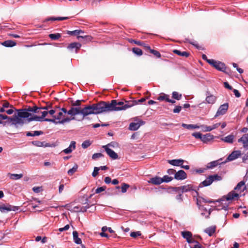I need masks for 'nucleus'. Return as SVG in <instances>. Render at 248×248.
Here are the masks:
<instances>
[{"instance_id":"f257e3e1","label":"nucleus","mask_w":248,"mask_h":248,"mask_svg":"<svg viewBox=\"0 0 248 248\" xmlns=\"http://www.w3.org/2000/svg\"><path fill=\"white\" fill-rule=\"evenodd\" d=\"M133 104L134 103L130 102V100L117 102L116 100H112L111 103L105 101H100L97 103L99 114L126 110L133 107Z\"/></svg>"},{"instance_id":"f03ea898","label":"nucleus","mask_w":248,"mask_h":248,"mask_svg":"<svg viewBox=\"0 0 248 248\" xmlns=\"http://www.w3.org/2000/svg\"><path fill=\"white\" fill-rule=\"evenodd\" d=\"M97 103L86 105L84 108L73 107L68 110V114L71 116H75L81 114L83 118L90 114H98Z\"/></svg>"},{"instance_id":"7ed1b4c3","label":"nucleus","mask_w":248,"mask_h":248,"mask_svg":"<svg viewBox=\"0 0 248 248\" xmlns=\"http://www.w3.org/2000/svg\"><path fill=\"white\" fill-rule=\"evenodd\" d=\"M36 110L35 109V106L33 107H28L27 108L22 109H16V110L18 112V116L23 119L27 118V121H25L26 123H28L32 121H29L30 118L33 117L34 116H37L34 114V111Z\"/></svg>"},{"instance_id":"20e7f679","label":"nucleus","mask_w":248,"mask_h":248,"mask_svg":"<svg viewBox=\"0 0 248 248\" xmlns=\"http://www.w3.org/2000/svg\"><path fill=\"white\" fill-rule=\"evenodd\" d=\"M239 194L236 193L234 191H232L229 192L226 197H223L220 200L219 202L220 203L221 205H218L216 207V209L217 210H220L222 209H224L225 211L227 210V208L228 207V203H223V202H226V201H230L234 199V198H238Z\"/></svg>"},{"instance_id":"39448f33","label":"nucleus","mask_w":248,"mask_h":248,"mask_svg":"<svg viewBox=\"0 0 248 248\" xmlns=\"http://www.w3.org/2000/svg\"><path fill=\"white\" fill-rule=\"evenodd\" d=\"M7 118H4L3 120H6L5 122H3L2 124L6 125L7 124L15 125L16 127H18V125L23 126L26 122L24 120L21 119L18 116V112L13 117H9L7 116Z\"/></svg>"},{"instance_id":"423d86ee","label":"nucleus","mask_w":248,"mask_h":248,"mask_svg":"<svg viewBox=\"0 0 248 248\" xmlns=\"http://www.w3.org/2000/svg\"><path fill=\"white\" fill-rule=\"evenodd\" d=\"M56 110L55 109H50L49 110H44L42 113V115L41 116H34L32 118H31L29 119V121H35L37 122H42L45 121V117H46L48 114H49L53 118H54V116L56 115L54 114L56 113Z\"/></svg>"},{"instance_id":"0eeeda50","label":"nucleus","mask_w":248,"mask_h":248,"mask_svg":"<svg viewBox=\"0 0 248 248\" xmlns=\"http://www.w3.org/2000/svg\"><path fill=\"white\" fill-rule=\"evenodd\" d=\"M205 95V100L199 104L198 106L199 108H203V104L206 103L210 105H213L216 102L217 100V97L212 94L209 91L206 92Z\"/></svg>"},{"instance_id":"6e6552de","label":"nucleus","mask_w":248,"mask_h":248,"mask_svg":"<svg viewBox=\"0 0 248 248\" xmlns=\"http://www.w3.org/2000/svg\"><path fill=\"white\" fill-rule=\"evenodd\" d=\"M209 64L211 65L218 71L223 72L226 74L229 73L226 70L227 67H226L225 64L222 62L214 60H212L211 61H210L209 62Z\"/></svg>"},{"instance_id":"1a4fd4ad","label":"nucleus","mask_w":248,"mask_h":248,"mask_svg":"<svg viewBox=\"0 0 248 248\" xmlns=\"http://www.w3.org/2000/svg\"><path fill=\"white\" fill-rule=\"evenodd\" d=\"M196 187L192 185H187L185 186H181L179 187H175L176 190H181L182 193L187 192L190 191H194L197 196L199 195V193L197 191Z\"/></svg>"},{"instance_id":"9d476101","label":"nucleus","mask_w":248,"mask_h":248,"mask_svg":"<svg viewBox=\"0 0 248 248\" xmlns=\"http://www.w3.org/2000/svg\"><path fill=\"white\" fill-rule=\"evenodd\" d=\"M19 209L18 206H16L8 204L5 205L4 204L0 206V211L1 213H7L11 211H16Z\"/></svg>"},{"instance_id":"9b49d317","label":"nucleus","mask_w":248,"mask_h":248,"mask_svg":"<svg viewBox=\"0 0 248 248\" xmlns=\"http://www.w3.org/2000/svg\"><path fill=\"white\" fill-rule=\"evenodd\" d=\"M145 122L141 120H139L136 122H132L129 124V130L131 131H136L138 130L140 127L145 124Z\"/></svg>"},{"instance_id":"f8f14e48","label":"nucleus","mask_w":248,"mask_h":248,"mask_svg":"<svg viewBox=\"0 0 248 248\" xmlns=\"http://www.w3.org/2000/svg\"><path fill=\"white\" fill-rule=\"evenodd\" d=\"M241 155V151L239 150L233 151L232 152L231 154L229 155V156L227 157L226 160L224 162V163H226L228 161H233L238 157H239Z\"/></svg>"},{"instance_id":"ddd939ff","label":"nucleus","mask_w":248,"mask_h":248,"mask_svg":"<svg viewBox=\"0 0 248 248\" xmlns=\"http://www.w3.org/2000/svg\"><path fill=\"white\" fill-rule=\"evenodd\" d=\"M228 107L229 105L227 103L220 106L215 116V118H217L220 115H223L225 114L228 109Z\"/></svg>"},{"instance_id":"4468645a","label":"nucleus","mask_w":248,"mask_h":248,"mask_svg":"<svg viewBox=\"0 0 248 248\" xmlns=\"http://www.w3.org/2000/svg\"><path fill=\"white\" fill-rule=\"evenodd\" d=\"M63 116V114L62 112H59L58 113V115L54 116V118L49 119L46 118L45 121L46 122H52L55 124H59V123H58V121H60L62 119V117Z\"/></svg>"},{"instance_id":"2eb2a0df","label":"nucleus","mask_w":248,"mask_h":248,"mask_svg":"<svg viewBox=\"0 0 248 248\" xmlns=\"http://www.w3.org/2000/svg\"><path fill=\"white\" fill-rule=\"evenodd\" d=\"M182 235L184 238L186 239L187 242L189 244H192L195 242V239L192 238V234L189 231H184L181 232Z\"/></svg>"},{"instance_id":"dca6fc26","label":"nucleus","mask_w":248,"mask_h":248,"mask_svg":"<svg viewBox=\"0 0 248 248\" xmlns=\"http://www.w3.org/2000/svg\"><path fill=\"white\" fill-rule=\"evenodd\" d=\"M106 152L108 155L113 159H116L118 157V155L114 151L107 147V146H103L102 147Z\"/></svg>"},{"instance_id":"f3484780","label":"nucleus","mask_w":248,"mask_h":248,"mask_svg":"<svg viewBox=\"0 0 248 248\" xmlns=\"http://www.w3.org/2000/svg\"><path fill=\"white\" fill-rule=\"evenodd\" d=\"M187 178L186 173L183 170H179L175 173L174 178L178 180H183Z\"/></svg>"},{"instance_id":"a211bd4d","label":"nucleus","mask_w":248,"mask_h":248,"mask_svg":"<svg viewBox=\"0 0 248 248\" xmlns=\"http://www.w3.org/2000/svg\"><path fill=\"white\" fill-rule=\"evenodd\" d=\"M238 142L242 143L245 149H248V133L243 135L241 138L238 140Z\"/></svg>"},{"instance_id":"6ab92c4d","label":"nucleus","mask_w":248,"mask_h":248,"mask_svg":"<svg viewBox=\"0 0 248 248\" xmlns=\"http://www.w3.org/2000/svg\"><path fill=\"white\" fill-rule=\"evenodd\" d=\"M245 189H246V186H245V183L243 181L238 183L234 188V190L239 193L243 192Z\"/></svg>"},{"instance_id":"aec40b11","label":"nucleus","mask_w":248,"mask_h":248,"mask_svg":"<svg viewBox=\"0 0 248 248\" xmlns=\"http://www.w3.org/2000/svg\"><path fill=\"white\" fill-rule=\"evenodd\" d=\"M213 183V180L209 176L205 180L201 182L197 187V190L200 188L210 186Z\"/></svg>"},{"instance_id":"412c9836","label":"nucleus","mask_w":248,"mask_h":248,"mask_svg":"<svg viewBox=\"0 0 248 248\" xmlns=\"http://www.w3.org/2000/svg\"><path fill=\"white\" fill-rule=\"evenodd\" d=\"M220 125V123H216L212 126L202 125L201 127L202 128L203 131L205 132H209L217 128Z\"/></svg>"},{"instance_id":"4be33fe9","label":"nucleus","mask_w":248,"mask_h":248,"mask_svg":"<svg viewBox=\"0 0 248 248\" xmlns=\"http://www.w3.org/2000/svg\"><path fill=\"white\" fill-rule=\"evenodd\" d=\"M201 139V141L204 143H207L208 142L212 140L214 138V136L210 133L202 135Z\"/></svg>"},{"instance_id":"5701e85b","label":"nucleus","mask_w":248,"mask_h":248,"mask_svg":"<svg viewBox=\"0 0 248 248\" xmlns=\"http://www.w3.org/2000/svg\"><path fill=\"white\" fill-rule=\"evenodd\" d=\"M184 160L182 159H172L169 160L168 163L173 166H181L182 164L184 162Z\"/></svg>"},{"instance_id":"b1692460","label":"nucleus","mask_w":248,"mask_h":248,"mask_svg":"<svg viewBox=\"0 0 248 248\" xmlns=\"http://www.w3.org/2000/svg\"><path fill=\"white\" fill-rule=\"evenodd\" d=\"M81 46V45L79 43L74 42L70 44L68 46L67 48L70 50L75 49L76 51L77 52V50L79 49Z\"/></svg>"},{"instance_id":"393cba45","label":"nucleus","mask_w":248,"mask_h":248,"mask_svg":"<svg viewBox=\"0 0 248 248\" xmlns=\"http://www.w3.org/2000/svg\"><path fill=\"white\" fill-rule=\"evenodd\" d=\"M31 144L37 147H50L49 143H46L44 141H40L38 140H34L31 142Z\"/></svg>"},{"instance_id":"a878e982","label":"nucleus","mask_w":248,"mask_h":248,"mask_svg":"<svg viewBox=\"0 0 248 248\" xmlns=\"http://www.w3.org/2000/svg\"><path fill=\"white\" fill-rule=\"evenodd\" d=\"M149 183H151L155 185H159L162 183L161 178L156 176L155 177L150 179L148 181Z\"/></svg>"},{"instance_id":"bb28decb","label":"nucleus","mask_w":248,"mask_h":248,"mask_svg":"<svg viewBox=\"0 0 248 248\" xmlns=\"http://www.w3.org/2000/svg\"><path fill=\"white\" fill-rule=\"evenodd\" d=\"M222 159H219L217 160L212 161V162L208 163V164L207 165V168L208 169H213V168H215V167L218 166L219 164H221L222 163H224V162H220V161Z\"/></svg>"},{"instance_id":"cd10ccee","label":"nucleus","mask_w":248,"mask_h":248,"mask_svg":"<svg viewBox=\"0 0 248 248\" xmlns=\"http://www.w3.org/2000/svg\"><path fill=\"white\" fill-rule=\"evenodd\" d=\"M50 107V106H47L44 107H38L37 106L35 105V109L36 108V110L34 111V113L40 114H41L43 112L44 110H47Z\"/></svg>"},{"instance_id":"c85d7f7f","label":"nucleus","mask_w":248,"mask_h":248,"mask_svg":"<svg viewBox=\"0 0 248 248\" xmlns=\"http://www.w3.org/2000/svg\"><path fill=\"white\" fill-rule=\"evenodd\" d=\"M234 138V137L233 135H229L223 138H221V140L225 142L232 143L233 142Z\"/></svg>"},{"instance_id":"c756f323","label":"nucleus","mask_w":248,"mask_h":248,"mask_svg":"<svg viewBox=\"0 0 248 248\" xmlns=\"http://www.w3.org/2000/svg\"><path fill=\"white\" fill-rule=\"evenodd\" d=\"M213 201L210 200L205 199L202 197L199 196L198 198H197V205H200V204H201L202 202L204 203H212Z\"/></svg>"},{"instance_id":"7c9ffc66","label":"nucleus","mask_w":248,"mask_h":248,"mask_svg":"<svg viewBox=\"0 0 248 248\" xmlns=\"http://www.w3.org/2000/svg\"><path fill=\"white\" fill-rule=\"evenodd\" d=\"M73 239L75 243L77 244H81L82 243L81 239L78 237V233L77 231L73 232Z\"/></svg>"},{"instance_id":"2f4dec72","label":"nucleus","mask_w":248,"mask_h":248,"mask_svg":"<svg viewBox=\"0 0 248 248\" xmlns=\"http://www.w3.org/2000/svg\"><path fill=\"white\" fill-rule=\"evenodd\" d=\"M43 134V132L42 131H34L33 132H27L26 133V136L27 137H33V136H37Z\"/></svg>"},{"instance_id":"473e14b6","label":"nucleus","mask_w":248,"mask_h":248,"mask_svg":"<svg viewBox=\"0 0 248 248\" xmlns=\"http://www.w3.org/2000/svg\"><path fill=\"white\" fill-rule=\"evenodd\" d=\"M216 231V227L215 226H211L206 228L204 230V232L207 233L209 236H211L215 233Z\"/></svg>"},{"instance_id":"72a5a7b5","label":"nucleus","mask_w":248,"mask_h":248,"mask_svg":"<svg viewBox=\"0 0 248 248\" xmlns=\"http://www.w3.org/2000/svg\"><path fill=\"white\" fill-rule=\"evenodd\" d=\"M77 38L79 41L83 39L84 41L89 42L92 40L93 37L90 35H78L77 36Z\"/></svg>"},{"instance_id":"f704fd0d","label":"nucleus","mask_w":248,"mask_h":248,"mask_svg":"<svg viewBox=\"0 0 248 248\" xmlns=\"http://www.w3.org/2000/svg\"><path fill=\"white\" fill-rule=\"evenodd\" d=\"M2 45L6 47H13L16 45V43L12 40H6L2 43Z\"/></svg>"},{"instance_id":"c9c22d12","label":"nucleus","mask_w":248,"mask_h":248,"mask_svg":"<svg viewBox=\"0 0 248 248\" xmlns=\"http://www.w3.org/2000/svg\"><path fill=\"white\" fill-rule=\"evenodd\" d=\"M173 53L181 56L188 57L189 55V53L186 51H181L179 50L175 49L173 51Z\"/></svg>"},{"instance_id":"e433bc0d","label":"nucleus","mask_w":248,"mask_h":248,"mask_svg":"<svg viewBox=\"0 0 248 248\" xmlns=\"http://www.w3.org/2000/svg\"><path fill=\"white\" fill-rule=\"evenodd\" d=\"M182 126L187 129H198L200 127V126L197 124H182Z\"/></svg>"},{"instance_id":"4c0bfd02","label":"nucleus","mask_w":248,"mask_h":248,"mask_svg":"<svg viewBox=\"0 0 248 248\" xmlns=\"http://www.w3.org/2000/svg\"><path fill=\"white\" fill-rule=\"evenodd\" d=\"M147 48L149 50V51L151 53L153 54L154 55H155V57H156L158 58H159L161 57V54L157 50L151 49V47L149 46H146Z\"/></svg>"},{"instance_id":"58836bf2","label":"nucleus","mask_w":248,"mask_h":248,"mask_svg":"<svg viewBox=\"0 0 248 248\" xmlns=\"http://www.w3.org/2000/svg\"><path fill=\"white\" fill-rule=\"evenodd\" d=\"M48 36L51 40H57L61 37V35L59 33H52L49 34Z\"/></svg>"},{"instance_id":"ea45409f","label":"nucleus","mask_w":248,"mask_h":248,"mask_svg":"<svg viewBox=\"0 0 248 248\" xmlns=\"http://www.w3.org/2000/svg\"><path fill=\"white\" fill-rule=\"evenodd\" d=\"M82 101H84L83 100H77L74 101V100H72L71 101V106L73 107H80V106H81V102Z\"/></svg>"},{"instance_id":"a19ab883","label":"nucleus","mask_w":248,"mask_h":248,"mask_svg":"<svg viewBox=\"0 0 248 248\" xmlns=\"http://www.w3.org/2000/svg\"><path fill=\"white\" fill-rule=\"evenodd\" d=\"M84 31L81 30H76L73 31H69L68 32V34L71 35H77L78 36V35L80 33H83Z\"/></svg>"},{"instance_id":"79ce46f5","label":"nucleus","mask_w":248,"mask_h":248,"mask_svg":"<svg viewBox=\"0 0 248 248\" xmlns=\"http://www.w3.org/2000/svg\"><path fill=\"white\" fill-rule=\"evenodd\" d=\"M78 166L77 164H75L72 168L68 170L67 173L69 175H72L78 169Z\"/></svg>"},{"instance_id":"37998d69","label":"nucleus","mask_w":248,"mask_h":248,"mask_svg":"<svg viewBox=\"0 0 248 248\" xmlns=\"http://www.w3.org/2000/svg\"><path fill=\"white\" fill-rule=\"evenodd\" d=\"M133 52L138 56H141L142 54V51L138 47H134L132 48Z\"/></svg>"},{"instance_id":"c03bdc74","label":"nucleus","mask_w":248,"mask_h":248,"mask_svg":"<svg viewBox=\"0 0 248 248\" xmlns=\"http://www.w3.org/2000/svg\"><path fill=\"white\" fill-rule=\"evenodd\" d=\"M172 97L177 100H180L182 98V94L177 92H173L172 93Z\"/></svg>"},{"instance_id":"a18cd8bd","label":"nucleus","mask_w":248,"mask_h":248,"mask_svg":"<svg viewBox=\"0 0 248 248\" xmlns=\"http://www.w3.org/2000/svg\"><path fill=\"white\" fill-rule=\"evenodd\" d=\"M92 144V142L89 140H86L83 142L81 146L83 149H86L89 147Z\"/></svg>"},{"instance_id":"49530a36","label":"nucleus","mask_w":248,"mask_h":248,"mask_svg":"<svg viewBox=\"0 0 248 248\" xmlns=\"http://www.w3.org/2000/svg\"><path fill=\"white\" fill-rule=\"evenodd\" d=\"M162 183H169L172 180L173 178L172 177L169 176L168 175H165L162 178H161Z\"/></svg>"},{"instance_id":"de8ad7c7","label":"nucleus","mask_w":248,"mask_h":248,"mask_svg":"<svg viewBox=\"0 0 248 248\" xmlns=\"http://www.w3.org/2000/svg\"><path fill=\"white\" fill-rule=\"evenodd\" d=\"M23 177L22 174H11L10 178L14 180H18Z\"/></svg>"},{"instance_id":"09e8293b","label":"nucleus","mask_w":248,"mask_h":248,"mask_svg":"<svg viewBox=\"0 0 248 248\" xmlns=\"http://www.w3.org/2000/svg\"><path fill=\"white\" fill-rule=\"evenodd\" d=\"M89 201V199L87 198L86 199V202L85 204H86V206H82V207L80 208V211H82V212H85L88 209H89L90 207V206L88 203V202Z\"/></svg>"},{"instance_id":"8fccbe9b","label":"nucleus","mask_w":248,"mask_h":248,"mask_svg":"<svg viewBox=\"0 0 248 248\" xmlns=\"http://www.w3.org/2000/svg\"><path fill=\"white\" fill-rule=\"evenodd\" d=\"M129 187V185L126 183H123L121 187V192L123 193H125L127 191V188Z\"/></svg>"},{"instance_id":"3c124183","label":"nucleus","mask_w":248,"mask_h":248,"mask_svg":"<svg viewBox=\"0 0 248 248\" xmlns=\"http://www.w3.org/2000/svg\"><path fill=\"white\" fill-rule=\"evenodd\" d=\"M210 177L211 179L213 180V182L215 181H220L222 180L221 176L217 174L210 175Z\"/></svg>"},{"instance_id":"603ef678","label":"nucleus","mask_w":248,"mask_h":248,"mask_svg":"<svg viewBox=\"0 0 248 248\" xmlns=\"http://www.w3.org/2000/svg\"><path fill=\"white\" fill-rule=\"evenodd\" d=\"M75 118L73 117L72 118H70L68 117L63 118L61 121H58V123H59V124H63L65 123L69 122L72 120H74Z\"/></svg>"},{"instance_id":"864d4df0","label":"nucleus","mask_w":248,"mask_h":248,"mask_svg":"<svg viewBox=\"0 0 248 248\" xmlns=\"http://www.w3.org/2000/svg\"><path fill=\"white\" fill-rule=\"evenodd\" d=\"M145 100H146L145 98H142L138 100H130V102L134 103V104H133V106H134L135 105L138 104L139 103H142L144 102Z\"/></svg>"},{"instance_id":"5fc2aeb1","label":"nucleus","mask_w":248,"mask_h":248,"mask_svg":"<svg viewBox=\"0 0 248 248\" xmlns=\"http://www.w3.org/2000/svg\"><path fill=\"white\" fill-rule=\"evenodd\" d=\"M167 99H169V95L167 94H164L163 95L159 96L157 99L159 101L165 100L167 102Z\"/></svg>"},{"instance_id":"6e6d98bb","label":"nucleus","mask_w":248,"mask_h":248,"mask_svg":"<svg viewBox=\"0 0 248 248\" xmlns=\"http://www.w3.org/2000/svg\"><path fill=\"white\" fill-rule=\"evenodd\" d=\"M192 244H194L193 246H191L190 248H202L201 245L199 243V242L195 240V242H193Z\"/></svg>"},{"instance_id":"4d7b16f0","label":"nucleus","mask_w":248,"mask_h":248,"mask_svg":"<svg viewBox=\"0 0 248 248\" xmlns=\"http://www.w3.org/2000/svg\"><path fill=\"white\" fill-rule=\"evenodd\" d=\"M192 135L196 139H199L201 140L202 134L200 132H194L192 133Z\"/></svg>"},{"instance_id":"13d9d810","label":"nucleus","mask_w":248,"mask_h":248,"mask_svg":"<svg viewBox=\"0 0 248 248\" xmlns=\"http://www.w3.org/2000/svg\"><path fill=\"white\" fill-rule=\"evenodd\" d=\"M99 170V168H98L97 167H95L93 169V171L92 173V176L93 177H96L98 174V171Z\"/></svg>"},{"instance_id":"bf43d9fd","label":"nucleus","mask_w":248,"mask_h":248,"mask_svg":"<svg viewBox=\"0 0 248 248\" xmlns=\"http://www.w3.org/2000/svg\"><path fill=\"white\" fill-rule=\"evenodd\" d=\"M106 189V186H103L99 187H98L95 190V193H99L101 192L104 191Z\"/></svg>"},{"instance_id":"052dcab7","label":"nucleus","mask_w":248,"mask_h":248,"mask_svg":"<svg viewBox=\"0 0 248 248\" xmlns=\"http://www.w3.org/2000/svg\"><path fill=\"white\" fill-rule=\"evenodd\" d=\"M141 235V233L140 232H133L130 233V236L136 238L138 236Z\"/></svg>"},{"instance_id":"680f3d73","label":"nucleus","mask_w":248,"mask_h":248,"mask_svg":"<svg viewBox=\"0 0 248 248\" xmlns=\"http://www.w3.org/2000/svg\"><path fill=\"white\" fill-rule=\"evenodd\" d=\"M103 156V155L101 153H95L92 155L93 159H96L98 158Z\"/></svg>"},{"instance_id":"e2e57ef3","label":"nucleus","mask_w":248,"mask_h":248,"mask_svg":"<svg viewBox=\"0 0 248 248\" xmlns=\"http://www.w3.org/2000/svg\"><path fill=\"white\" fill-rule=\"evenodd\" d=\"M182 109V107L180 106H177L175 107V108L173 109V112L174 113H178L180 112V111Z\"/></svg>"},{"instance_id":"0e129e2a","label":"nucleus","mask_w":248,"mask_h":248,"mask_svg":"<svg viewBox=\"0 0 248 248\" xmlns=\"http://www.w3.org/2000/svg\"><path fill=\"white\" fill-rule=\"evenodd\" d=\"M118 145V143H117L116 142L112 141V142H111L109 143L106 146H107V147H111L114 148V147H117Z\"/></svg>"},{"instance_id":"69168bd1","label":"nucleus","mask_w":248,"mask_h":248,"mask_svg":"<svg viewBox=\"0 0 248 248\" xmlns=\"http://www.w3.org/2000/svg\"><path fill=\"white\" fill-rule=\"evenodd\" d=\"M2 106H3V108H4L11 107L12 108H15L12 105H10L9 103L7 101H4Z\"/></svg>"},{"instance_id":"338daca9","label":"nucleus","mask_w":248,"mask_h":248,"mask_svg":"<svg viewBox=\"0 0 248 248\" xmlns=\"http://www.w3.org/2000/svg\"><path fill=\"white\" fill-rule=\"evenodd\" d=\"M206 212H207V214H205L204 212H202L201 215L202 216H204L206 218H208L211 214V211H210V210H208V211H207Z\"/></svg>"},{"instance_id":"774afa93","label":"nucleus","mask_w":248,"mask_h":248,"mask_svg":"<svg viewBox=\"0 0 248 248\" xmlns=\"http://www.w3.org/2000/svg\"><path fill=\"white\" fill-rule=\"evenodd\" d=\"M232 91H233V92L235 95V96L236 97H240V96H241V94L240 93H239V92L238 91V90H236V89H232Z\"/></svg>"}]
</instances>
